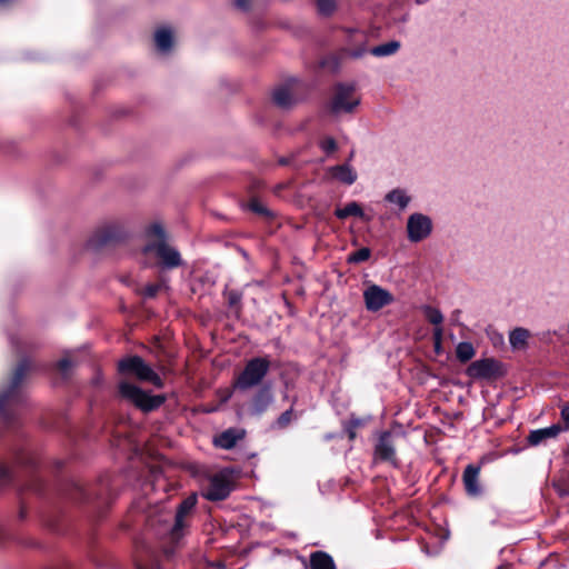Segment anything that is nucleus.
I'll use <instances>...</instances> for the list:
<instances>
[{"instance_id": "4468645a", "label": "nucleus", "mask_w": 569, "mask_h": 569, "mask_svg": "<svg viewBox=\"0 0 569 569\" xmlns=\"http://www.w3.org/2000/svg\"><path fill=\"white\" fill-rule=\"evenodd\" d=\"M561 431H562V427H560L559 425H553L551 427L543 428V429H537L529 433L528 442L531 446H538L548 439L556 438Z\"/></svg>"}, {"instance_id": "2eb2a0df", "label": "nucleus", "mask_w": 569, "mask_h": 569, "mask_svg": "<svg viewBox=\"0 0 569 569\" xmlns=\"http://www.w3.org/2000/svg\"><path fill=\"white\" fill-rule=\"evenodd\" d=\"M479 469L473 466H468L463 473V481L467 492L470 496H478L480 493V487L478 483Z\"/></svg>"}, {"instance_id": "6ab92c4d", "label": "nucleus", "mask_w": 569, "mask_h": 569, "mask_svg": "<svg viewBox=\"0 0 569 569\" xmlns=\"http://www.w3.org/2000/svg\"><path fill=\"white\" fill-rule=\"evenodd\" d=\"M529 338V330L525 328H516L510 332L509 342L513 349L522 350L527 347Z\"/></svg>"}, {"instance_id": "f3484780", "label": "nucleus", "mask_w": 569, "mask_h": 569, "mask_svg": "<svg viewBox=\"0 0 569 569\" xmlns=\"http://www.w3.org/2000/svg\"><path fill=\"white\" fill-rule=\"evenodd\" d=\"M335 213L339 219H346L348 217H357L362 220H369V218L366 216L362 207L356 201L348 202L343 208L336 209Z\"/></svg>"}, {"instance_id": "1a4fd4ad", "label": "nucleus", "mask_w": 569, "mask_h": 569, "mask_svg": "<svg viewBox=\"0 0 569 569\" xmlns=\"http://www.w3.org/2000/svg\"><path fill=\"white\" fill-rule=\"evenodd\" d=\"M303 84L298 79H290L273 90V101L282 108L292 106L301 96Z\"/></svg>"}, {"instance_id": "c756f323", "label": "nucleus", "mask_w": 569, "mask_h": 569, "mask_svg": "<svg viewBox=\"0 0 569 569\" xmlns=\"http://www.w3.org/2000/svg\"><path fill=\"white\" fill-rule=\"evenodd\" d=\"M249 207L252 211L254 212H258V213H267V210L264 209V207L262 206V203L258 202L257 200H252L250 203H249Z\"/></svg>"}, {"instance_id": "bb28decb", "label": "nucleus", "mask_w": 569, "mask_h": 569, "mask_svg": "<svg viewBox=\"0 0 569 569\" xmlns=\"http://www.w3.org/2000/svg\"><path fill=\"white\" fill-rule=\"evenodd\" d=\"M318 9L323 14L331 13L336 8L335 0H317Z\"/></svg>"}, {"instance_id": "20e7f679", "label": "nucleus", "mask_w": 569, "mask_h": 569, "mask_svg": "<svg viewBox=\"0 0 569 569\" xmlns=\"http://www.w3.org/2000/svg\"><path fill=\"white\" fill-rule=\"evenodd\" d=\"M119 370L124 375H131L142 381H149L157 387H161L160 377L137 356L128 357L119 362Z\"/></svg>"}, {"instance_id": "72a5a7b5", "label": "nucleus", "mask_w": 569, "mask_h": 569, "mask_svg": "<svg viewBox=\"0 0 569 569\" xmlns=\"http://www.w3.org/2000/svg\"><path fill=\"white\" fill-rule=\"evenodd\" d=\"M249 0H236V3L239 8H246Z\"/></svg>"}, {"instance_id": "aec40b11", "label": "nucleus", "mask_w": 569, "mask_h": 569, "mask_svg": "<svg viewBox=\"0 0 569 569\" xmlns=\"http://www.w3.org/2000/svg\"><path fill=\"white\" fill-rule=\"evenodd\" d=\"M385 199L386 201L396 206L400 210L406 209L410 202V197L407 194L405 190L401 189H395L389 191L386 194Z\"/></svg>"}, {"instance_id": "2f4dec72", "label": "nucleus", "mask_w": 569, "mask_h": 569, "mask_svg": "<svg viewBox=\"0 0 569 569\" xmlns=\"http://www.w3.org/2000/svg\"><path fill=\"white\" fill-rule=\"evenodd\" d=\"M441 335H442L441 329L436 328V330H435V347H436L437 351L440 350Z\"/></svg>"}, {"instance_id": "39448f33", "label": "nucleus", "mask_w": 569, "mask_h": 569, "mask_svg": "<svg viewBox=\"0 0 569 569\" xmlns=\"http://www.w3.org/2000/svg\"><path fill=\"white\" fill-rule=\"evenodd\" d=\"M119 391L123 398L132 401L143 411H150L158 408L164 400L162 396H150L134 385L126 381L120 382Z\"/></svg>"}, {"instance_id": "9b49d317", "label": "nucleus", "mask_w": 569, "mask_h": 569, "mask_svg": "<svg viewBox=\"0 0 569 569\" xmlns=\"http://www.w3.org/2000/svg\"><path fill=\"white\" fill-rule=\"evenodd\" d=\"M232 486V473L227 470L221 471L211 478L204 496L210 500H222L230 493Z\"/></svg>"}, {"instance_id": "f03ea898", "label": "nucleus", "mask_w": 569, "mask_h": 569, "mask_svg": "<svg viewBox=\"0 0 569 569\" xmlns=\"http://www.w3.org/2000/svg\"><path fill=\"white\" fill-rule=\"evenodd\" d=\"M126 238V229L119 221H106L94 228L87 240V247L99 250Z\"/></svg>"}, {"instance_id": "9d476101", "label": "nucleus", "mask_w": 569, "mask_h": 569, "mask_svg": "<svg viewBox=\"0 0 569 569\" xmlns=\"http://www.w3.org/2000/svg\"><path fill=\"white\" fill-rule=\"evenodd\" d=\"M268 366L264 359L251 360L237 379L236 386L246 389L257 385L267 373Z\"/></svg>"}, {"instance_id": "cd10ccee", "label": "nucleus", "mask_w": 569, "mask_h": 569, "mask_svg": "<svg viewBox=\"0 0 569 569\" xmlns=\"http://www.w3.org/2000/svg\"><path fill=\"white\" fill-rule=\"evenodd\" d=\"M320 147L321 149L327 152L331 153L337 150V143L336 140L331 137H325L320 140Z\"/></svg>"}, {"instance_id": "a211bd4d", "label": "nucleus", "mask_w": 569, "mask_h": 569, "mask_svg": "<svg viewBox=\"0 0 569 569\" xmlns=\"http://www.w3.org/2000/svg\"><path fill=\"white\" fill-rule=\"evenodd\" d=\"M243 437V432L239 430H227L214 438V443L223 449L232 448L236 442Z\"/></svg>"}, {"instance_id": "f8f14e48", "label": "nucleus", "mask_w": 569, "mask_h": 569, "mask_svg": "<svg viewBox=\"0 0 569 569\" xmlns=\"http://www.w3.org/2000/svg\"><path fill=\"white\" fill-rule=\"evenodd\" d=\"M467 373L475 379H492L502 376L503 369L500 362L487 358L472 362Z\"/></svg>"}, {"instance_id": "423d86ee", "label": "nucleus", "mask_w": 569, "mask_h": 569, "mask_svg": "<svg viewBox=\"0 0 569 569\" xmlns=\"http://www.w3.org/2000/svg\"><path fill=\"white\" fill-rule=\"evenodd\" d=\"M362 296L366 308L372 312L379 311L395 301V297L389 290L371 282L366 284Z\"/></svg>"}, {"instance_id": "5701e85b", "label": "nucleus", "mask_w": 569, "mask_h": 569, "mask_svg": "<svg viewBox=\"0 0 569 569\" xmlns=\"http://www.w3.org/2000/svg\"><path fill=\"white\" fill-rule=\"evenodd\" d=\"M399 42L397 41H391V42H388V43H383V44H380V46H377L375 48L371 49V53L376 57H386V56H391L395 52H397V50L399 49Z\"/></svg>"}, {"instance_id": "b1692460", "label": "nucleus", "mask_w": 569, "mask_h": 569, "mask_svg": "<svg viewBox=\"0 0 569 569\" xmlns=\"http://www.w3.org/2000/svg\"><path fill=\"white\" fill-rule=\"evenodd\" d=\"M457 357L461 361H468L475 356V349L469 342H461L457 346Z\"/></svg>"}, {"instance_id": "4be33fe9", "label": "nucleus", "mask_w": 569, "mask_h": 569, "mask_svg": "<svg viewBox=\"0 0 569 569\" xmlns=\"http://www.w3.org/2000/svg\"><path fill=\"white\" fill-rule=\"evenodd\" d=\"M311 569H336L333 560L323 552H316L310 559Z\"/></svg>"}, {"instance_id": "dca6fc26", "label": "nucleus", "mask_w": 569, "mask_h": 569, "mask_svg": "<svg viewBox=\"0 0 569 569\" xmlns=\"http://www.w3.org/2000/svg\"><path fill=\"white\" fill-rule=\"evenodd\" d=\"M196 498H187L180 506L179 510L174 515V527L172 529V536L177 537L178 531L183 527V520L186 515L194 507Z\"/></svg>"}, {"instance_id": "7ed1b4c3", "label": "nucleus", "mask_w": 569, "mask_h": 569, "mask_svg": "<svg viewBox=\"0 0 569 569\" xmlns=\"http://www.w3.org/2000/svg\"><path fill=\"white\" fill-rule=\"evenodd\" d=\"M360 103L353 83H339L335 87L329 108L333 113L352 112Z\"/></svg>"}, {"instance_id": "0eeeda50", "label": "nucleus", "mask_w": 569, "mask_h": 569, "mask_svg": "<svg viewBox=\"0 0 569 569\" xmlns=\"http://www.w3.org/2000/svg\"><path fill=\"white\" fill-rule=\"evenodd\" d=\"M406 229L411 242H420L431 234L432 220L423 213L415 212L408 217Z\"/></svg>"}, {"instance_id": "7c9ffc66", "label": "nucleus", "mask_w": 569, "mask_h": 569, "mask_svg": "<svg viewBox=\"0 0 569 569\" xmlns=\"http://www.w3.org/2000/svg\"><path fill=\"white\" fill-rule=\"evenodd\" d=\"M561 418L565 422V428L563 429H569V406L565 407L562 410H561Z\"/></svg>"}, {"instance_id": "393cba45", "label": "nucleus", "mask_w": 569, "mask_h": 569, "mask_svg": "<svg viewBox=\"0 0 569 569\" xmlns=\"http://www.w3.org/2000/svg\"><path fill=\"white\" fill-rule=\"evenodd\" d=\"M370 258V250L368 248H361L358 251L349 254L347 261L349 263H360Z\"/></svg>"}, {"instance_id": "a878e982", "label": "nucleus", "mask_w": 569, "mask_h": 569, "mask_svg": "<svg viewBox=\"0 0 569 569\" xmlns=\"http://www.w3.org/2000/svg\"><path fill=\"white\" fill-rule=\"evenodd\" d=\"M423 313H425V317L435 326H439L443 320V317L440 313V311L435 308L425 307Z\"/></svg>"}, {"instance_id": "6e6552de", "label": "nucleus", "mask_w": 569, "mask_h": 569, "mask_svg": "<svg viewBox=\"0 0 569 569\" xmlns=\"http://www.w3.org/2000/svg\"><path fill=\"white\" fill-rule=\"evenodd\" d=\"M153 48L161 56L170 54L178 42L177 30L169 24L158 26L153 31Z\"/></svg>"}, {"instance_id": "c85d7f7f", "label": "nucleus", "mask_w": 569, "mask_h": 569, "mask_svg": "<svg viewBox=\"0 0 569 569\" xmlns=\"http://www.w3.org/2000/svg\"><path fill=\"white\" fill-rule=\"evenodd\" d=\"M73 366L72 360L69 357H64L59 360L58 362V369L61 371V373L66 375L69 369H71Z\"/></svg>"}, {"instance_id": "ddd939ff", "label": "nucleus", "mask_w": 569, "mask_h": 569, "mask_svg": "<svg viewBox=\"0 0 569 569\" xmlns=\"http://www.w3.org/2000/svg\"><path fill=\"white\" fill-rule=\"evenodd\" d=\"M328 177L345 184H352L357 180L356 170L349 164L335 166L328 169Z\"/></svg>"}, {"instance_id": "473e14b6", "label": "nucleus", "mask_w": 569, "mask_h": 569, "mask_svg": "<svg viewBox=\"0 0 569 569\" xmlns=\"http://www.w3.org/2000/svg\"><path fill=\"white\" fill-rule=\"evenodd\" d=\"M24 370H26V366L24 365L16 370L14 376H13V383L14 385H17L21 380V377H22V373H23Z\"/></svg>"}, {"instance_id": "412c9836", "label": "nucleus", "mask_w": 569, "mask_h": 569, "mask_svg": "<svg viewBox=\"0 0 569 569\" xmlns=\"http://www.w3.org/2000/svg\"><path fill=\"white\" fill-rule=\"evenodd\" d=\"M376 455L383 460H392L395 456L393 446L389 439V435H383L376 448Z\"/></svg>"}, {"instance_id": "f704fd0d", "label": "nucleus", "mask_w": 569, "mask_h": 569, "mask_svg": "<svg viewBox=\"0 0 569 569\" xmlns=\"http://www.w3.org/2000/svg\"><path fill=\"white\" fill-rule=\"evenodd\" d=\"M9 0H0V4L7 3Z\"/></svg>"}, {"instance_id": "f257e3e1", "label": "nucleus", "mask_w": 569, "mask_h": 569, "mask_svg": "<svg viewBox=\"0 0 569 569\" xmlns=\"http://www.w3.org/2000/svg\"><path fill=\"white\" fill-rule=\"evenodd\" d=\"M151 242L144 252L157 257L167 267H177L180 263L179 252L164 241V231L160 224H153L149 229Z\"/></svg>"}]
</instances>
